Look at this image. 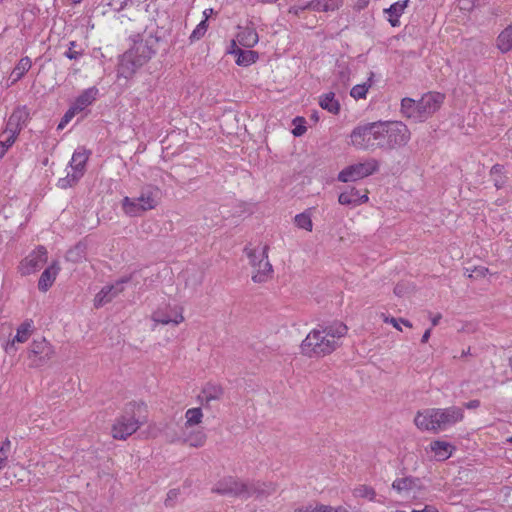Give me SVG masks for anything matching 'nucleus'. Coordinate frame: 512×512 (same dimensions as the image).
<instances>
[{"label": "nucleus", "instance_id": "obj_1", "mask_svg": "<svg viewBox=\"0 0 512 512\" xmlns=\"http://www.w3.org/2000/svg\"><path fill=\"white\" fill-rule=\"evenodd\" d=\"M411 137L408 127L399 121H377L355 127L351 144L360 150H392L405 146Z\"/></svg>", "mask_w": 512, "mask_h": 512}, {"label": "nucleus", "instance_id": "obj_2", "mask_svg": "<svg viewBox=\"0 0 512 512\" xmlns=\"http://www.w3.org/2000/svg\"><path fill=\"white\" fill-rule=\"evenodd\" d=\"M347 331V326L340 321L319 324L302 341L301 352L310 358L329 355L341 345V339Z\"/></svg>", "mask_w": 512, "mask_h": 512}, {"label": "nucleus", "instance_id": "obj_3", "mask_svg": "<svg viewBox=\"0 0 512 512\" xmlns=\"http://www.w3.org/2000/svg\"><path fill=\"white\" fill-rule=\"evenodd\" d=\"M158 38L152 35L138 36L133 45L120 58L117 75L131 78L156 53Z\"/></svg>", "mask_w": 512, "mask_h": 512}, {"label": "nucleus", "instance_id": "obj_4", "mask_svg": "<svg viewBox=\"0 0 512 512\" xmlns=\"http://www.w3.org/2000/svg\"><path fill=\"white\" fill-rule=\"evenodd\" d=\"M463 417V409L460 407L428 408L418 412L414 422L420 430L436 433L460 422Z\"/></svg>", "mask_w": 512, "mask_h": 512}, {"label": "nucleus", "instance_id": "obj_5", "mask_svg": "<svg viewBox=\"0 0 512 512\" xmlns=\"http://www.w3.org/2000/svg\"><path fill=\"white\" fill-rule=\"evenodd\" d=\"M444 95L439 92L424 94L420 100L403 98L401 101V112L414 122H423L438 111L444 102Z\"/></svg>", "mask_w": 512, "mask_h": 512}, {"label": "nucleus", "instance_id": "obj_6", "mask_svg": "<svg viewBox=\"0 0 512 512\" xmlns=\"http://www.w3.org/2000/svg\"><path fill=\"white\" fill-rule=\"evenodd\" d=\"M160 198L161 190L157 186L145 185L141 188L139 196L124 197L121 201V208L127 216H141L143 213L155 209Z\"/></svg>", "mask_w": 512, "mask_h": 512}, {"label": "nucleus", "instance_id": "obj_7", "mask_svg": "<svg viewBox=\"0 0 512 512\" xmlns=\"http://www.w3.org/2000/svg\"><path fill=\"white\" fill-rule=\"evenodd\" d=\"M90 154L91 152L84 147H79L74 151L69 162L72 173H68L66 177L58 180L57 185L59 188L67 189L72 187L83 177Z\"/></svg>", "mask_w": 512, "mask_h": 512}, {"label": "nucleus", "instance_id": "obj_8", "mask_svg": "<svg viewBox=\"0 0 512 512\" xmlns=\"http://www.w3.org/2000/svg\"><path fill=\"white\" fill-rule=\"evenodd\" d=\"M54 354V347L45 338L34 339L27 350L29 366L42 367L52 359Z\"/></svg>", "mask_w": 512, "mask_h": 512}, {"label": "nucleus", "instance_id": "obj_9", "mask_svg": "<svg viewBox=\"0 0 512 512\" xmlns=\"http://www.w3.org/2000/svg\"><path fill=\"white\" fill-rule=\"evenodd\" d=\"M379 170V162L376 159H368L345 167L338 174V180L344 183L354 182L368 177Z\"/></svg>", "mask_w": 512, "mask_h": 512}, {"label": "nucleus", "instance_id": "obj_10", "mask_svg": "<svg viewBox=\"0 0 512 512\" xmlns=\"http://www.w3.org/2000/svg\"><path fill=\"white\" fill-rule=\"evenodd\" d=\"M247 491L246 481H241L232 476L219 480L212 488V492L219 495L239 497L243 499H245L248 494Z\"/></svg>", "mask_w": 512, "mask_h": 512}, {"label": "nucleus", "instance_id": "obj_11", "mask_svg": "<svg viewBox=\"0 0 512 512\" xmlns=\"http://www.w3.org/2000/svg\"><path fill=\"white\" fill-rule=\"evenodd\" d=\"M144 421L136 419L132 415H122L116 419L112 427V436L115 439L125 440L135 433Z\"/></svg>", "mask_w": 512, "mask_h": 512}, {"label": "nucleus", "instance_id": "obj_12", "mask_svg": "<svg viewBox=\"0 0 512 512\" xmlns=\"http://www.w3.org/2000/svg\"><path fill=\"white\" fill-rule=\"evenodd\" d=\"M47 262V250L44 246H39L33 250L19 266L22 275H29L40 270Z\"/></svg>", "mask_w": 512, "mask_h": 512}, {"label": "nucleus", "instance_id": "obj_13", "mask_svg": "<svg viewBox=\"0 0 512 512\" xmlns=\"http://www.w3.org/2000/svg\"><path fill=\"white\" fill-rule=\"evenodd\" d=\"M131 277H123L112 285L104 286L94 298V306L102 307L106 303L112 301L117 295L124 290V284L129 282Z\"/></svg>", "mask_w": 512, "mask_h": 512}, {"label": "nucleus", "instance_id": "obj_14", "mask_svg": "<svg viewBox=\"0 0 512 512\" xmlns=\"http://www.w3.org/2000/svg\"><path fill=\"white\" fill-rule=\"evenodd\" d=\"M29 110L26 106L16 107L10 115L4 133L17 137L29 120Z\"/></svg>", "mask_w": 512, "mask_h": 512}, {"label": "nucleus", "instance_id": "obj_15", "mask_svg": "<svg viewBox=\"0 0 512 512\" xmlns=\"http://www.w3.org/2000/svg\"><path fill=\"white\" fill-rule=\"evenodd\" d=\"M32 324V320H26L17 328L16 335L3 346L7 354L13 355L17 352L16 343H25L28 341L33 332Z\"/></svg>", "mask_w": 512, "mask_h": 512}, {"label": "nucleus", "instance_id": "obj_16", "mask_svg": "<svg viewBox=\"0 0 512 512\" xmlns=\"http://www.w3.org/2000/svg\"><path fill=\"white\" fill-rule=\"evenodd\" d=\"M246 487L248 494L245 499L252 496L257 498L268 497L276 492L277 485L273 482H262V481H246Z\"/></svg>", "mask_w": 512, "mask_h": 512}, {"label": "nucleus", "instance_id": "obj_17", "mask_svg": "<svg viewBox=\"0 0 512 512\" xmlns=\"http://www.w3.org/2000/svg\"><path fill=\"white\" fill-rule=\"evenodd\" d=\"M229 53L235 55L236 64L239 66L247 67L255 63L258 59V53L256 51L239 48L235 40L231 43Z\"/></svg>", "mask_w": 512, "mask_h": 512}, {"label": "nucleus", "instance_id": "obj_18", "mask_svg": "<svg viewBox=\"0 0 512 512\" xmlns=\"http://www.w3.org/2000/svg\"><path fill=\"white\" fill-rule=\"evenodd\" d=\"M98 94L99 90L97 87H89L81 92L71 106L79 113L92 105L96 101Z\"/></svg>", "mask_w": 512, "mask_h": 512}, {"label": "nucleus", "instance_id": "obj_19", "mask_svg": "<svg viewBox=\"0 0 512 512\" xmlns=\"http://www.w3.org/2000/svg\"><path fill=\"white\" fill-rule=\"evenodd\" d=\"M338 201L341 205H347L356 207L368 201L367 193L361 194V192L356 188H351L348 191L342 192Z\"/></svg>", "mask_w": 512, "mask_h": 512}, {"label": "nucleus", "instance_id": "obj_20", "mask_svg": "<svg viewBox=\"0 0 512 512\" xmlns=\"http://www.w3.org/2000/svg\"><path fill=\"white\" fill-rule=\"evenodd\" d=\"M238 28L239 32L237 33L236 39L241 46L252 48L258 43V33L253 26H239Z\"/></svg>", "mask_w": 512, "mask_h": 512}, {"label": "nucleus", "instance_id": "obj_21", "mask_svg": "<svg viewBox=\"0 0 512 512\" xmlns=\"http://www.w3.org/2000/svg\"><path fill=\"white\" fill-rule=\"evenodd\" d=\"M409 0H400L393 3L389 8L384 9V14H387V21L392 27L400 26V17L403 15Z\"/></svg>", "mask_w": 512, "mask_h": 512}, {"label": "nucleus", "instance_id": "obj_22", "mask_svg": "<svg viewBox=\"0 0 512 512\" xmlns=\"http://www.w3.org/2000/svg\"><path fill=\"white\" fill-rule=\"evenodd\" d=\"M253 269L254 272L252 275V280L255 283H264L272 277L273 268L268 258L259 260L257 262L256 268Z\"/></svg>", "mask_w": 512, "mask_h": 512}, {"label": "nucleus", "instance_id": "obj_23", "mask_svg": "<svg viewBox=\"0 0 512 512\" xmlns=\"http://www.w3.org/2000/svg\"><path fill=\"white\" fill-rule=\"evenodd\" d=\"M59 270V266L54 262L42 272L38 281L40 291L46 292L53 285Z\"/></svg>", "mask_w": 512, "mask_h": 512}, {"label": "nucleus", "instance_id": "obj_24", "mask_svg": "<svg viewBox=\"0 0 512 512\" xmlns=\"http://www.w3.org/2000/svg\"><path fill=\"white\" fill-rule=\"evenodd\" d=\"M430 449L438 461H445L451 457L455 447L449 442L435 440L430 443Z\"/></svg>", "mask_w": 512, "mask_h": 512}, {"label": "nucleus", "instance_id": "obj_25", "mask_svg": "<svg viewBox=\"0 0 512 512\" xmlns=\"http://www.w3.org/2000/svg\"><path fill=\"white\" fill-rule=\"evenodd\" d=\"M223 395V389L219 385L208 383L202 389L199 398L203 404L208 405L211 401L219 400Z\"/></svg>", "mask_w": 512, "mask_h": 512}, {"label": "nucleus", "instance_id": "obj_26", "mask_svg": "<svg viewBox=\"0 0 512 512\" xmlns=\"http://www.w3.org/2000/svg\"><path fill=\"white\" fill-rule=\"evenodd\" d=\"M343 0H311L309 6L316 12H330L339 9Z\"/></svg>", "mask_w": 512, "mask_h": 512}, {"label": "nucleus", "instance_id": "obj_27", "mask_svg": "<svg viewBox=\"0 0 512 512\" xmlns=\"http://www.w3.org/2000/svg\"><path fill=\"white\" fill-rule=\"evenodd\" d=\"M496 46L503 54L512 50V23L500 32L496 39Z\"/></svg>", "mask_w": 512, "mask_h": 512}, {"label": "nucleus", "instance_id": "obj_28", "mask_svg": "<svg viewBox=\"0 0 512 512\" xmlns=\"http://www.w3.org/2000/svg\"><path fill=\"white\" fill-rule=\"evenodd\" d=\"M319 105L322 109L337 115L340 112V103L335 98L334 92H328L319 97Z\"/></svg>", "mask_w": 512, "mask_h": 512}, {"label": "nucleus", "instance_id": "obj_29", "mask_svg": "<svg viewBox=\"0 0 512 512\" xmlns=\"http://www.w3.org/2000/svg\"><path fill=\"white\" fill-rule=\"evenodd\" d=\"M32 62L28 56L22 57L11 72V83L18 82L31 68Z\"/></svg>", "mask_w": 512, "mask_h": 512}, {"label": "nucleus", "instance_id": "obj_30", "mask_svg": "<svg viewBox=\"0 0 512 512\" xmlns=\"http://www.w3.org/2000/svg\"><path fill=\"white\" fill-rule=\"evenodd\" d=\"M152 320L163 325H167L170 323L178 325L181 322H183L184 317L182 313L174 312V315L170 316L161 310H157L152 314Z\"/></svg>", "mask_w": 512, "mask_h": 512}, {"label": "nucleus", "instance_id": "obj_31", "mask_svg": "<svg viewBox=\"0 0 512 512\" xmlns=\"http://www.w3.org/2000/svg\"><path fill=\"white\" fill-rule=\"evenodd\" d=\"M418 479L409 477L397 478L392 483V488L399 494L407 493L416 487Z\"/></svg>", "mask_w": 512, "mask_h": 512}, {"label": "nucleus", "instance_id": "obj_32", "mask_svg": "<svg viewBox=\"0 0 512 512\" xmlns=\"http://www.w3.org/2000/svg\"><path fill=\"white\" fill-rule=\"evenodd\" d=\"M374 73L370 72L367 82L363 84H357L350 90V96L355 100L365 99L369 88L373 84Z\"/></svg>", "mask_w": 512, "mask_h": 512}, {"label": "nucleus", "instance_id": "obj_33", "mask_svg": "<svg viewBox=\"0 0 512 512\" xmlns=\"http://www.w3.org/2000/svg\"><path fill=\"white\" fill-rule=\"evenodd\" d=\"M490 176L496 189L503 188L508 181V177L504 173V167L500 164L492 166Z\"/></svg>", "mask_w": 512, "mask_h": 512}, {"label": "nucleus", "instance_id": "obj_34", "mask_svg": "<svg viewBox=\"0 0 512 512\" xmlns=\"http://www.w3.org/2000/svg\"><path fill=\"white\" fill-rule=\"evenodd\" d=\"M244 252L246 253L247 257L249 258L250 265L253 268H256L257 262L259 260L268 258V246H264L260 250L245 247Z\"/></svg>", "mask_w": 512, "mask_h": 512}, {"label": "nucleus", "instance_id": "obj_35", "mask_svg": "<svg viewBox=\"0 0 512 512\" xmlns=\"http://www.w3.org/2000/svg\"><path fill=\"white\" fill-rule=\"evenodd\" d=\"M85 54V49L76 41H69L64 56L69 60L78 61Z\"/></svg>", "mask_w": 512, "mask_h": 512}, {"label": "nucleus", "instance_id": "obj_36", "mask_svg": "<svg viewBox=\"0 0 512 512\" xmlns=\"http://www.w3.org/2000/svg\"><path fill=\"white\" fill-rule=\"evenodd\" d=\"M295 225L306 231L311 232L313 229V223L311 219V214L307 211L297 214L294 218Z\"/></svg>", "mask_w": 512, "mask_h": 512}, {"label": "nucleus", "instance_id": "obj_37", "mask_svg": "<svg viewBox=\"0 0 512 512\" xmlns=\"http://www.w3.org/2000/svg\"><path fill=\"white\" fill-rule=\"evenodd\" d=\"M186 426H194L202 421L203 413L201 408H190L185 413Z\"/></svg>", "mask_w": 512, "mask_h": 512}, {"label": "nucleus", "instance_id": "obj_38", "mask_svg": "<svg viewBox=\"0 0 512 512\" xmlns=\"http://www.w3.org/2000/svg\"><path fill=\"white\" fill-rule=\"evenodd\" d=\"M353 494L355 497H359V498H366L370 501H375L376 499V492L374 490V488H372L371 486H368V485H359L357 486L354 491H353Z\"/></svg>", "mask_w": 512, "mask_h": 512}, {"label": "nucleus", "instance_id": "obj_39", "mask_svg": "<svg viewBox=\"0 0 512 512\" xmlns=\"http://www.w3.org/2000/svg\"><path fill=\"white\" fill-rule=\"evenodd\" d=\"M207 23H206V19L202 20L197 26L196 28L192 31L189 39L191 42H194V41H197L199 39H201L204 34L206 33L207 31Z\"/></svg>", "mask_w": 512, "mask_h": 512}, {"label": "nucleus", "instance_id": "obj_40", "mask_svg": "<svg viewBox=\"0 0 512 512\" xmlns=\"http://www.w3.org/2000/svg\"><path fill=\"white\" fill-rule=\"evenodd\" d=\"M191 447H202L206 441V435L202 432H197L191 435L187 440Z\"/></svg>", "mask_w": 512, "mask_h": 512}, {"label": "nucleus", "instance_id": "obj_41", "mask_svg": "<svg viewBox=\"0 0 512 512\" xmlns=\"http://www.w3.org/2000/svg\"><path fill=\"white\" fill-rule=\"evenodd\" d=\"M78 114L76 110L72 106L65 112L64 116L62 117L61 121L59 122L57 129L62 130L72 119L73 117Z\"/></svg>", "mask_w": 512, "mask_h": 512}, {"label": "nucleus", "instance_id": "obj_42", "mask_svg": "<svg viewBox=\"0 0 512 512\" xmlns=\"http://www.w3.org/2000/svg\"><path fill=\"white\" fill-rule=\"evenodd\" d=\"M16 139L17 137L9 133L5 140L0 141V158H2L6 154L8 149L15 143Z\"/></svg>", "mask_w": 512, "mask_h": 512}, {"label": "nucleus", "instance_id": "obj_43", "mask_svg": "<svg viewBox=\"0 0 512 512\" xmlns=\"http://www.w3.org/2000/svg\"><path fill=\"white\" fill-rule=\"evenodd\" d=\"M315 512H348V511L346 508H344L342 506L334 508L329 505L315 503Z\"/></svg>", "mask_w": 512, "mask_h": 512}, {"label": "nucleus", "instance_id": "obj_44", "mask_svg": "<svg viewBox=\"0 0 512 512\" xmlns=\"http://www.w3.org/2000/svg\"><path fill=\"white\" fill-rule=\"evenodd\" d=\"M180 494L179 489H171L168 491L166 499H165V506L166 507H173L176 500L178 499V496Z\"/></svg>", "mask_w": 512, "mask_h": 512}, {"label": "nucleus", "instance_id": "obj_45", "mask_svg": "<svg viewBox=\"0 0 512 512\" xmlns=\"http://www.w3.org/2000/svg\"><path fill=\"white\" fill-rule=\"evenodd\" d=\"M305 10H311V7L309 6V2H308L307 4H305V5H301V6H300V5H294V6H291V7L289 8V11H288V12H289L290 14L295 15V16H300V14H301L302 12H304Z\"/></svg>", "mask_w": 512, "mask_h": 512}, {"label": "nucleus", "instance_id": "obj_46", "mask_svg": "<svg viewBox=\"0 0 512 512\" xmlns=\"http://www.w3.org/2000/svg\"><path fill=\"white\" fill-rule=\"evenodd\" d=\"M11 450V441L7 438L0 446V455L9 456Z\"/></svg>", "mask_w": 512, "mask_h": 512}, {"label": "nucleus", "instance_id": "obj_47", "mask_svg": "<svg viewBox=\"0 0 512 512\" xmlns=\"http://www.w3.org/2000/svg\"><path fill=\"white\" fill-rule=\"evenodd\" d=\"M294 512H315V503L299 506L295 508Z\"/></svg>", "mask_w": 512, "mask_h": 512}, {"label": "nucleus", "instance_id": "obj_48", "mask_svg": "<svg viewBox=\"0 0 512 512\" xmlns=\"http://www.w3.org/2000/svg\"><path fill=\"white\" fill-rule=\"evenodd\" d=\"M349 74H350V71L348 69V67H344L340 72H339V75H340V79L342 80V82L344 84H346L349 80Z\"/></svg>", "mask_w": 512, "mask_h": 512}, {"label": "nucleus", "instance_id": "obj_49", "mask_svg": "<svg viewBox=\"0 0 512 512\" xmlns=\"http://www.w3.org/2000/svg\"><path fill=\"white\" fill-rule=\"evenodd\" d=\"M368 5H369V0H357L354 5V9H356L357 11H361V10L365 9Z\"/></svg>", "mask_w": 512, "mask_h": 512}, {"label": "nucleus", "instance_id": "obj_50", "mask_svg": "<svg viewBox=\"0 0 512 512\" xmlns=\"http://www.w3.org/2000/svg\"><path fill=\"white\" fill-rule=\"evenodd\" d=\"M384 321H385L386 323H390V324H392V325H393V327H395L397 330H399V331H401V330H402V329H401V327H400V325H399V322H400V321H399V319H396V318H393V317H391V318L386 317V318L384 319Z\"/></svg>", "mask_w": 512, "mask_h": 512}, {"label": "nucleus", "instance_id": "obj_51", "mask_svg": "<svg viewBox=\"0 0 512 512\" xmlns=\"http://www.w3.org/2000/svg\"><path fill=\"white\" fill-rule=\"evenodd\" d=\"M306 131V127L305 126H297L293 129L292 133L294 136L296 137H299L301 135H303Z\"/></svg>", "mask_w": 512, "mask_h": 512}, {"label": "nucleus", "instance_id": "obj_52", "mask_svg": "<svg viewBox=\"0 0 512 512\" xmlns=\"http://www.w3.org/2000/svg\"><path fill=\"white\" fill-rule=\"evenodd\" d=\"M474 272L476 273L477 276L484 277L489 272V270L486 267L480 266V267L475 268Z\"/></svg>", "mask_w": 512, "mask_h": 512}, {"label": "nucleus", "instance_id": "obj_53", "mask_svg": "<svg viewBox=\"0 0 512 512\" xmlns=\"http://www.w3.org/2000/svg\"><path fill=\"white\" fill-rule=\"evenodd\" d=\"M479 406H480V401L476 400V399L471 400V401L465 403V407L467 409H475V408H478Z\"/></svg>", "mask_w": 512, "mask_h": 512}, {"label": "nucleus", "instance_id": "obj_54", "mask_svg": "<svg viewBox=\"0 0 512 512\" xmlns=\"http://www.w3.org/2000/svg\"><path fill=\"white\" fill-rule=\"evenodd\" d=\"M431 335V328L427 329L422 335L421 342L427 343Z\"/></svg>", "mask_w": 512, "mask_h": 512}, {"label": "nucleus", "instance_id": "obj_55", "mask_svg": "<svg viewBox=\"0 0 512 512\" xmlns=\"http://www.w3.org/2000/svg\"><path fill=\"white\" fill-rule=\"evenodd\" d=\"M8 461V456L0 455V471L6 466Z\"/></svg>", "mask_w": 512, "mask_h": 512}, {"label": "nucleus", "instance_id": "obj_56", "mask_svg": "<svg viewBox=\"0 0 512 512\" xmlns=\"http://www.w3.org/2000/svg\"><path fill=\"white\" fill-rule=\"evenodd\" d=\"M442 316L441 314H436L431 318L432 326H437L441 320Z\"/></svg>", "mask_w": 512, "mask_h": 512}, {"label": "nucleus", "instance_id": "obj_57", "mask_svg": "<svg viewBox=\"0 0 512 512\" xmlns=\"http://www.w3.org/2000/svg\"><path fill=\"white\" fill-rule=\"evenodd\" d=\"M213 13V9L212 8H209V9H205L203 14H204V19H208V17Z\"/></svg>", "mask_w": 512, "mask_h": 512}, {"label": "nucleus", "instance_id": "obj_58", "mask_svg": "<svg viewBox=\"0 0 512 512\" xmlns=\"http://www.w3.org/2000/svg\"><path fill=\"white\" fill-rule=\"evenodd\" d=\"M399 321L405 325L406 327H412V324L410 321L406 320V319H403V318H399Z\"/></svg>", "mask_w": 512, "mask_h": 512}, {"label": "nucleus", "instance_id": "obj_59", "mask_svg": "<svg viewBox=\"0 0 512 512\" xmlns=\"http://www.w3.org/2000/svg\"><path fill=\"white\" fill-rule=\"evenodd\" d=\"M422 512H437L434 508L430 507V506H426L423 510H421Z\"/></svg>", "mask_w": 512, "mask_h": 512}, {"label": "nucleus", "instance_id": "obj_60", "mask_svg": "<svg viewBox=\"0 0 512 512\" xmlns=\"http://www.w3.org/2000/svg\"><path fill=\"white\" fill-rule=\"evenodd\" d=\"M469 354H470V348H468L467 350H463L461 356L463 357V356H467Z\"/></svg>", "mask_w": 512, "mask_h": 512}, {"label": "nucleus", "instance_id": "obj_61", "mask_svg": "<svg viewBox=\"0 0 512 512\" xmlns=\"http://www.w3.org/2000/svg\"><path fill=\"white\" fill-rule=\"evenodd\" d=\"M395 294L400 295L401 290L399 289V286H396L394 289Z\"/></svg>", "mask_w": 512, "mask_h": 512}, {"label": "nucleus", "instance_id": "obj_62", "mask_svg": "<svg viewBox=\"0 0 512 512\" xmlns=\"http://www.w3.org/2000/svg\"><path fill=\"white\" fill-rule=\"evenodd\" d=\"M508 364H509V367H510V368H511V370H512V356H511V357H509V359H508Z\"/></svg>", "mask_w": 512, "mask_h": 512}, {"label": "nucleus", "instance_id": "obj_63", "mask_svg": "<svg viewBox=\"0 0 512 512\" xmlns=\"http://www.w3.org/2000/svg\"><path fill=\"white\" fill-rule=\"evenodd\" d=\"M82 0H73L74 3H80Z\"/></svg>", "mask_w": 512, "mask_h": 512}, {"label": "nucleus", "instance_id": "obj_64", "mask_svg": "<svg viewBox=\"0 0 512 512\" xmlns=\"http://www.w3.org/2000/svg\"><path fill=\"white\" fill-rule=\"evenodd\" d=\"M411 512H422V511H420V510H412Z\"/></svg>", "mask_w": 512, "mask_h": 512}]
</instances>
